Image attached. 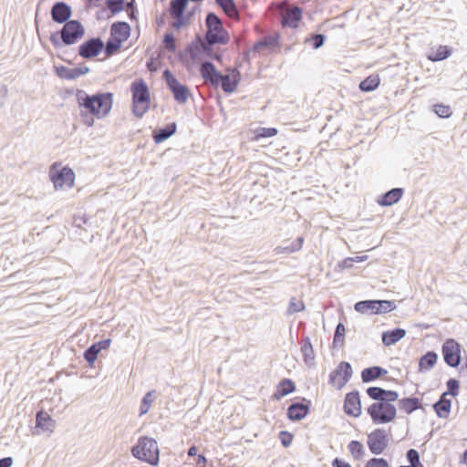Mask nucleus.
Listing matches in <instances>:
<instances>
[{
  "label": "nucleus",
  "instance_id": "13d9d810",
  "mask_svg": "<svg viewBox=\"0 0 467 467\" xmlns=\"http://www.w3.org/2000/svg\"><path fill=\"white\" fill-rule=\"evenodd\" d=\"M110 344H111L110 338L102 339L99 342L93 343V345L95 347H97V348L99 349V352H100L101 350L108 349L109 348Z\"/></svg>",
  "mask_w": 467,
  "mask_h": 467
},
{
  "label": "nucleus",
  "instance_id": "052dcab7",
  "mask_svg": "<svg viewBox=\"0 0 467 467\" xmlns=\"http://www.w3.org/2000/svg\"><path fill=\"white\" fill-rule=\"evenodd\" d=\"M354 260L355 259L353 257L345 258L338 263V266L343 269L351 268L353 266Z\"/></svg>",
  "mask_w": 467,
  "mask_h": 467
},
{
  "label": "nucleus",
  "instance_id": "c03bdc74",
  "mask_svg": "<svg viewBox=\"0 0 467 467\" xmlns=\"http://www.w3.org/2000/svg\"><path fill=\"white\" fill-rule=\"evenodd\" d=\"M99 354V349L93 344L84 351V358L88 363L89 367H93Z\"/></svg>",
  "mask_w": 467,
  "mask_h": 467
},
{
  "label": "nucleus",
  "instance_id": "603ef678",
  "mask_svg": "<svg viewBox=\"0 0 467 467\" xmlns=\"http://www.w3.org/2000/svg\"><path fill=\"white\" fill-rule=\"evenodd\" d=\"M293 438H294L293 434L290 433L289 431H282L279 433V439H280L281 444L285 448H287L291 445V443L293 441Z\"/></svg>",
  "mask_w": 467,
  "mask_h": 467
},
{
  "label": "nucleus",
  "instance_id": "f03ea898",
  "mask_svg": "<svg viewBox=\"0 0 467 467\" xmlns=\"http://www.w3.org/2000/svg\"><path fill=\"white\" fill-rule=\"evenodd\" d=\"M76 99L79 109H86L99 119L107 117L113 105L111 92H97L89 95L83 89H78Z\"/></svg>",
  "mask_w": 467,
  "mask_h": 467
},
{
  "label": "nucleus",
  "instance_id": "bf43d9fd",
  "mask_svg": "<svg viewBox=\"0 0 467 467\" xmlns=\"http://www.w3.org/2000/svg\"><path fill=\"white\" fill-rule=\"evenodd\" d=\"M399 399V393L395 390L386 389V400L389 403L396 401Z\"/></svg>",
  "mask_w": 467,
  "mask_h": 467
},
{
  "label": "nucleus",
  "instance_id": "3c124183",
  "mask_svg": "<svg viewBox=\"0 0 467 467\" xmlns=\"http://www.w3.org/2000/svg\"><path fill=\"white\" fill-rule=\"evenodd\" d=\"M364 467H389L388 461L384 458H371L368 460Z\"/></svg>",
  "mask_w": 467,
  "mask_h": 467
},
{
  "label": "nucleus",
  "instance_id": "58836bf2",
  "mask_svg": "<svg viewBox=\"0 0 467 467\" xmlns=\"http://www.w3.org/2000/svg\"><path fill=\"white\" fill-rule=\"evenodd\" d=\"M155 390L148 391L142 398L140 405V416H142L150 410V408L155 399Z\"/></svg>",
  "mask_w": 467,
  "mask_h": 467
},
{
  "label": "nucleus",
  "instance_id": "09e8293b",
  "mask_svg": "<svg viewBox=\"0 0 467 467\" xmlns=\"http://www.w3.org/2000/svg\"><path fill=\"white\" fill-rule=\"evenodd\" d=\"M434 112L441 118H449L451 115L450 106L444 104H435L433 106Z\"/></svg>",
  "mask_w": 467,
  "mask_h": 467
},
{
  "label": "nucleus",
  "instance_id": "c9c22d12",
  "mask_svg": "<svg viewBox=\"0 0 467 467\" xmlns=\"http://www.w3.org/2000/svg\"><path fill=\"white\" fill-rule=\"evenodd\" d=\"M367 395L375 402L388 403L386 400V389L380 387H368L366 389Z\"/></svg>",
  "mask_w": 467,
  "mask_h": 467
},
{
  "label": "nucleus",
  "instance_id": "cd10ccee",
  "mask_svg": "<svg viewBox=\"0 0 467 467\" xmlns=\"http://www.w3.org/2000/svg\"><path fill=\"white\" fill-rule=\"evenodd\" d=\"M296 390V384L290 379H283L277 385L276 391L274 393L273 398L279 400L285 396Z\"/></svg>",
  "mask_w": 467,
  "mask_h": 467
},
{
  "label": "nucleus",
  "instance_id": "ddd939ff",
  "mask_svg": "<svg viewBox=\"0 0 467 467\" xmlns=\"http://www.w3.org/2000/svg\"><path fill=\"white\" fill-rule=\"evenodd\" d=\"M55 189H62L64 186L72 187L75 179V173L72 169L63 167L60 170H55L53 167L49 172Z\"/></svg>",
  "mask_w": 467,
  "mask_h": 467
},
{
  "label": "nucleus",
  "instance_id": "aec40b11",
  "mask_svg": "<svg viewBox=\"0 0 467 467\" xmlns=\"http://www.w3.org/2000/svg\"><path fill=\"white\" fill-rule=\"evenodd\" d=\"M403 188H392L385 193L379 196L377 202L383 207L391 206L397 203L403 196Z\"/></svg>",
  "mask_w": 467,
  "mask_h": 467
},
{
  "label": "nucleus",
  "instance_id": "6e6d98bb",
  "mask_svg": "<svg viewBox=\"0 0 467 467\" xmlns=\"http://www.w3.org/2000/svg\"><path fill=\"white\" fill-rule=\"evenodd\" d=\"M174 21L172 22L171 26L174 29H181L186 23L187 18L185 16V13L182 16H171Z\"/></svg>",
  "mask_w": 467,
  "mask_h": 467
},
{
  "label": "nucleus",
  "instance_id": "2f4dec72",
  "mask_svg": "<svg viewBox=\"0 0 467 467\" xmlns=\"http://www.w3.org/2000/svg\"><path fill=\"white\" fill-rule=\"evenodd\" d=\"M451 408V400L448 399H440L433 404V409L439 418H447Z\"/></svg>",
  "mask_w": 467,
  "mask_h": 467
},
{
  "label": "nucleus",
  "instance_id": "72a5a7b5",
  "mask_svg": "<svg viewBox=\"0 0 467 467\" xmlns=\"http://www.w3.org/2000/svg\"><path fill=\"white\" fill-rule=\"evenodd\" d=\"M191 0H171L169 13L171 16H182Z\"/></svg>",
  "mask_w": 467,
  "mask_h": 467
},
{
  "label": "nucleus",
  "instance_id": "39448f33",
  "mask_svg": "<svg viewBox=\"0 0 467 467\" xmlns=\"http://www.w3.org/2000/svg\"><path fill=\"white\" fill-rule=\"evenodd\" d=\"M132 455L140 460L155 466L160 460V451L157 441L147 436L140 437L136 445L131 449Z\"/></svg>",
  "mask_w": 467,
  "mask_h": 467
},
{
  "label": "nucleus",
  "instance_id": "a211bd4d",
  "mask_svg": "<svg viewBox=\"0 0 467 467\" xmlns=\"http://www.w3.org/2000/svg\"><path fill=\"white\" fill-rule=\"evenodd\" d=\"M301 19L302 8L299 6H289L281 15V23L285 27L296 28Z\"/></svg>",
  "mask_w": 467,
  "mask_h": 467
},
{
  "label": "nucleus",
  "instance_id": "4be33fe9",
  "mask_svg": "<svg viewBox=\"0 0 467 467\" xmlns=\"http://www.w3.org/2000/svg\"><path fill=\"white\" fill-rule=\"evenodd\" d=\"M388 370L379 366H373L364 368L361 371V379L364 383L375 381L376 379L385 376Z\"/></svg>",
  "mask_w": 467,
  "mask_h": 467
},
{
  "label": "nucleus",
  "instance_id": "473e14b6",
  "mask_svg": "<svg viewBox=\"0 0 467 467\" xmlns=\"http://www.w3.org/2000/svg\"><path fill=\"white\" fill-rule=\"evenodd\" d=\"M380 83L379 75H370L359 83V89L363 92H370L375 90Z\"/></svg>",
  "mask_w": 467,
  "mask_h": 467
},
{
  "label": "nucleus",
  "instance_id": "1a4fd4ad",
  "mask_svg": "<svg viewBox=\"0 0 467 467\" xmlns=\"http://www.w3.org/2000/svg\"><path fill=\"white\" fill-rule=\"evenodd\" d=\"M162 78L168 88L172 93L174 99L179 104H184L191 95L189 88L186 85H183L181 82H179V80L176 78V77L172 74V72L170 69H165L163 71Z\"/></svg>",
  "mask_w": 467,
  "mask_h": 467
},
{
  "label": "nucleus",
  "instance_id": "b1692460",
  "mask_svg": "<svg viewBox=\"0 0 467 467\" xmlns=\"http://www.w3.org/2000/svg\"><path fill=\"white\" fill-rule=\"evenodd\" d=\"M301 353L303 356L304 362L307 367L315 365V353L309 337H304L301 342Z\"/></svg>",
  "mask_w": 467,
  "mask_h": 467
},
{
  "label": "nucleus",
  "instance_id": "423d86ee",
  "mask_svg": "<svg viewBox=\"0 0 467 467\" xmlns=\"http://www.w3.org/2000/svg\"><path fill=\"white\" fill-rule=\"evenodd\" d=\"M205 25L207 27L206 39L209 43L225 45L229 41V35L223 26V22L219 16L209 12L205 17Z\"/></svg>",
  "mask_w": 467,
  "mask_h": 467
},
{
  "label": "nucleus",
  "instance_id": "338daca9",
  "mask_svg": "<svg viewBox=\"0 0 467 467\" xmlns=\"http://www.w3.org/2000/svg\"><path fill=\"white\" fill-rule=\"evenodd\" d=\"M461 462L467 466V449L462 454Z\"/></svg>",
  "mask_w": 467,
  "mask_h": 467
},
{
  "label": "nucleus",
  "instance_id": "4468645a",
  "mask_svg": "<svg viewBox=\"0 0 467 467\" xmlns=\"http://www.w3.org/2000/svg\"><path fill=\"white\" fill-rule=\"evenodd\" d=\"M105 43L100 37H90L78 47V56L84 59H92L104 49Z\"/></svg>",
  "mask_w": 467,
  "mask_h": 467
},
{
  "label": "nucleus",
  "instance_id": "7ed1b4c3",
  "mask_svg": "<svg viewBox=\"0 0 467 467\" xmlns=\"http://www.w3.org/2000/svg\"><path fill=\"white\" fill-rule=\"evenodd\" d=\"M85 35V27L80 21L72 19L63 25L62 28L50 35L49 40L55 48L78 43Z\"/></svg>",
  "mask_w": 467,
  "mask_h": 467
},
{
  "label": "nucleus",
  "instance_id": "864d4df0",
  "mask_svg": "<svg viewBox=\"0 0 467 467\" xmlns=\"http://www.w3.org/2000/svg\"><path fill=\"white\" fill-rule=\"evenodd\" d=\"M326 40V36L323 34H313L311 36V45L313 48L317 49L321 47Z\"/></svg>",
  "mask_w": 467,
  "mask_h": 467
},
{
  "label": "nucleus",
  "instance_id": "37998d69",
  "mask_svg": "<svg viewBox=\"0 0 467 467\" xmlns=\"http://www.w3.org/2000/svg\"><path fill=\"white\" fill-rule=\"evenodd\" d=\"M406 458L410 463L409 467H424L420 460V453L415 449H410L406 452Z\"/></svg>",
  "mask_w": 467,
  "mask_h": 467
},
{
  "label": "nucleus",
  "instance_id": "de8ad7c7",
  "mask_svg": "<svg viewBox=\"0 0 467 467\" xmlns=\"http://www.w3.org/2000/svg\"><path fill=\"white\" fill-rule=\"evenodd\" d=\"M257 140L262 138H271L277 134L275 128H258L254 131Z\"/></svg>",
  "mask_w": 467,
  "mask_h": 467
},
{
  "label": "nucleus",
  "instance_id": "774afa93",
  "mask_svg": "<svg viewBox=\"0 0 467 467\" xmlns=\"http://www.w3.org/2000/svg\"><path fill=\"white\" fill-rule=\"evenodd\" d=\"M368 256L367 255H362V256H357L355 257L354 259V262H364L365 260H367Z\"/></svg>",
  "mask_w": 467,
  "mask_h": 467
},
{
  "label": "nucleus",
  "instance_id": "0eeeda50",
  "mask_svg": "<svg viewBox=\"0 0 467 467\" xmlns=\"http://www.w3.org/2000/svg\"><path fill=\"white\" fill-rule=\"evenodd\" d=\"M366 410L376 425L389 423L397 416V409L392 403L373 402Z\"/></svg>",
  "mask_w": 467,
  "mask_h": 467
},
{
  "label": "nucleus",
  "instance_id": "680f3d73",
  "mask_svg": "<svg viewBox=\"0 0 467 467\" xmlns=\"http://www.w3.org/2000/svg\"><path fill=\"white\" fill-rule=\"evenodd\" d=\"M331 465L332 467H352L348 462L337 457L332 461Z\"/></svg>",
  "mask_w": 467,
  "mask_h": 467
},
{
  "label": "nucleus",
  "instance_id": "f8f14e48",
  "mask_svg": "<svg viewBox=\"0 0 467 467\" xmlns=\"http://www.w3.org/2000/svg\"><path fill=\"white\" fill-rule=\"evenodd\" d=\"M368 447L371 453L381 454L389 445V437L385 430L376 429L368 435Z\"/></svg>",
  "mask_w": 467,
  "mask_h": 467
},
{
  "label": "nucleus",
  "instance_id": "5fc2aeb1",
  "mask_svg": "<svg viewBox=\"0 0 467 467\" xmlns=\"http://www.w3.org/2000/svg\"><path fill=\"white\" fill-rule=\"evenodd\" d=\"M79 115L82 118V121L85 125L88 127H92L94 125V118L96 117L91 113L88 112L84 109H80Z\"/></svg>",
  "mask_w": 467,
  "mask_h": 467
},
{
  "label": "nucleus",
  "instance_id": "4d7b16f0",
  "mask_svg": "<svg viewBox=\"0 0 467 467\" xmlns=\"http://www.w3.org/2000/svg\"><path fill=\"white\" fill-rule=\"evenodd\" d=\"M303 243H304V238L301 236L297 237L296 240L295 242H293L291 244V245L285 247V250L289 253L296 252L302 248Z\"/></svg>",
  "mask_w": 467,
  "mask_h": 467
},
{
  "label": "nucleus",
  "instance_id": "2eb2a0df",
  "mask_svg": "<svg viewBox=\"0 0 467 467\" xmlns=\"http://www.w3.org/2000/svg\"><path fill=\"white\" fill-rule=\"evenodd\" d=\"M310 400L302 399L292 402L287 408V418L292 421H299L306 417L310 409Z\"/></svg>",
  "mask_w": 467,
  "mask_h": 467
},
{
  "label": "nucleus",
  "instance_id": "412c9836",
  "mask_svg": "<svg viewBox=\"0 0 467 467\" xmlns=\"http://www.w3.org/2000/svg\"><path fill=\"white\" fill-rule=\"evenodd\" d=\"M130 26L127 22L117 21L110 26V36L124 42L130 37Z\"/></svg>",
  "mask_w": 467,
  "mask_h": 467
},
{
  "label": "nucleus",
  "instance_id": "0e129e2a",
  "mask_svg": "<svg viewBox=\"0 0 467 467\" xmlns=\"http://www.w3.org/2000/svg\"><path fill=\"white\" fill-rule=\"evenodd\" d=\"M88 220V219L85 218V217H75L74 218V225L80 228L83 223L84 224L87 223Z\"/></svg>",
  "mask_w": 467,
  "mask_h": 467
},
{
  "label": "nucleus",
  "instance_id": "9d476101",
  "mask_svg": "<svg viewBox=\"0 0 467 467\" xmlns=\"http://www.w3.org/2000/svg\"><path fill=\"white\" fill-rule=\"evenodd\" d=\"M444 362L451 368H457L462 362V346L453 338H448L441 347Z\"/></svg>",
  "mask_w": 467,
  "mask_h": 467
},
{
  "label": "nucleus",
  "instance_id": "f704fd0d",
  "mask_svg": "<svg viewBox=\"0 0 467 467\" xmlns=\"http://www.w3.org/2000/svg\"><path fill=\"white\" fill-rule=\"evenodd\" d=\"M367 395L375 402L388 403L386 400V389L380 387H368L366 389Z\"/></svg>",
  "mask_w": 467,
  "mask_h": 467
},
{
  "label": "nucleus",
  "instance_id": "a18cd8bd",
  "mask_svg": "<svg viewBox=\"0 0 467 467\" xmlns=\"http://www.w3.org/2000/svg\"><path fill=\"white\" fill-rule=\"evenodd\" d=\"M162 43L164 47L170 52H175L177 48L176 39L171 32L163 35Z\"/></svg>",
  "mask_w": 467,
  "mask_h": 467
},
{
  "label": "nucleus",
  "instance_id": "c85d7f7f",
  "mask_svg": "<svg viewBox=\"0 0 467 467\" xmlns=\"http://www.w3.org/2000/svg\"><path fill=\"white\" fill-rule=\"evenodd\" d=\"M398 405L399 409L407 414H411L421 407L420 400L412 396L400 399Z\"/></svg>",
  "mask_w": 467,
  "mask_h": 467
},
{
  "label": "nucleus",
  "instance_id": "ea45409f",
  "mask_svg": "<svg viewBox=\"0 0 467 467\" xmlns=\"http://www.w3.org/2000/svg\"><path fill=\"white\" fill-rule=\"evenodd\" d=\"M216 5L222 8L225 14L234 16L237 14V6L234 0H215Z\"/></svg>",
  "mask_w": 467,
  "mask_h": 467
},
{
  "label": "nucleus",
  "instance_id": "4c0bfd02",
  "mask_svg": "<svg viewBox=\"0 0 467 467\" xmlns=\"http://www.w3.org/2000/svg\"><path fill=\"white\" fill-rule=\"evenodd\" d=\"M348 449L355 460H361L365 455L364 446L358 441H351Z\"/></svg>",
  "mask_w": 467,
  "mask_h": 467
},
{
  "label": "nucleus",
  "instance_id": "6e6552de",
  "mask_svg": "<svg viewBox=\"0 0 467 467\" xmlns=\"http://www.w3.org/2000/svg\"><path fill=\"white\" fill-rule=\"evenodd\" d=\"M395 308V302L390 300L367 299L358 301L354 305L355 311L369 315L386 314Z\"/></svg>",
  "mask_w": 467,
  "mask_h": 467
},
{
  "label": "nucleus",
  "instance_id": "a878e982",
  "mask_svg": "<svg viewBox=\"0 0 467 467\" xmlns=\"http://www.w3.org/2000/svg\"><path fill=\"white\" fill-rule=\"evenodd\" d=\"M56 421L51 418V416L45 410H40L36 412V427L39 428L43 431H53L55 428Z\"/></svg>",
  "mask_w": 467,
  "mask_h": 467
},
{
  "label": "nucleus",
  "instance_id": "bb28decb",
  "mask_svg": "<svg viewBox=\"0 0 467 467\" xmlns=\"http://www.w3.org/2000/svg\"><path fill=\"white\" fill-rule=\"evenodd\" d=\"M280 36L278 33H275L274 35L266 36L261 38L259 41L254 43L253 47L254 52H258L262 49H268L275 47H277L279 44Z\"/></svg>",
  "mask_w": 467,
  "mask_h": 467
},
{
  "label": "nucleus",
  "instance_id": "e2e57ef3",
  "mask_svg": "<svg viewBox=\"0 0 467 467\" xmlns=\"http://www.w3.org/2000/svg\"><path fill=\"white\" fill-rule=\"evenodd\" d=\"M13 464L12 457H4L0 459V467H11Z\"/></svg>",
  "mask_w": 467,
  "mask_h": 467
},
{
  "label": "nucleus",
  "instance_id": "a19ab883",
  "mask_svg": "<svg viewBox=\"0 0 467 467\" xmlns=\"http://www.w3.org/2000/svg\"><path fill=\"white\" fill-rule=\"evenodd\" d=\"M345 332V326L342 323H338L336 327L333 337V346L335 348L337 346L342 347L344 345Z\"/></svg>",
  "mask_w": 467,
  "mask_h": 467
},
{
  "label": "nucleus",
  "instance_id": "dca6fc26",
  "mask_svg": "<svg viewBox=\"0 0 467 467\" xmlns=\"http://www.w3.org/2000/svg\"><path fill=\"white\" fill-rule=\"evenodd\" d=\"M344 412L355 418L361 415V400L358 390H353L346 394L344 400Z\"/></svg>",
  "mask_w": 467,
  "mask_h": 467
},
{
  "label": "nucleus",
  "instance_id": "f3484780",
  "mask_svg": "<svg viewBox=\"0 0 467 467\" xmlns=\"http://www.w3.org/2000/svg\"><path fill=\"white\" fill-rule=\"evenodd\" d=\"M51 18L57 24H66L72 16L71 6L63 1L56 2L50 10Z\"/></svg>",
  "mask_w": 467,
  "mask_h": 467
},
{
  "label": "nucleus",
  "instance_id": "f257e3e1",
  "mask_svg": "<svg viewBox=\"0 0 467 467\" xmlns=\"http://www.w3.org/2000/svg\"><path fill=\"white\" fill-rule=\"evenodd\" d=\"M199 71L205 83L213 88L221 87L226 94L234 92L241 80L238 69L228 67L226 73L223 74L213 63L207 60L200 63Z\"/></svg>",
  "mask_w": 467,
  "mask_h": 467
},
{
  "label": "nucleus",
  "instance_id": "c756f323",
  "mask_svg": "<svg viewBox=\"0 0 467 467\" xmlns=\"http://www.w3.org/2000/svg\"><path fill=\"white\" fill-rule=\"evenodd\" d=\"M438 360V355L435 351H428L422 355L419 360V370H430L431 369Z\"/></svg>",
  "mask_w": 467,
  "mask_h": 467
},
{
  "label": "nucleus",
  "instance_id": "5701e85b",
  "mask_svg": "<svg viewBox=\"0 0 467 467\" xmlns=\"http://www.w3.org/2000/svg\"><path fill=\"white\" fill-rule=\"evenodd\" d=\"M177 130V125L175 122H171L167 124L162 128H159L153 131L152 138L155 143L159 144L163 142L171 137Z\"/></svg>",
  "mask_w": 467,
  "mask_h": 467
},
{
  "label": "nucleus",
  "instance_id": "20e7f679",
  "mask_svg": "<svg viewBox=\"0 0 467 467\" xmlns=\"http://www.w3.org/2000/svg\"><path fill=\"white\" fill-rule=\"evenodd\" d=\"M132 94V112L141 119L149 110L150 104V89L143 78H137L130 84Z\"/></svg>",
  "mask_w": 467,
  "mask_h": 467
},
{
  "label": "nucleus",
  "instance_id": "7c9ffc66",
  "mask_svg": "<svg viewBox=\"0 0 467 467\" xmlns=\"http://www.w3.org/2000/svg\"><path fill=\"white\" fill-rule=\"evenodd\" d=\"M452 53V49L448 46H439L436 50H432L427 55V58L432 62L442 61L448 58Z\"/></svg>",
  "mask_w": 467,
  "mask_h": 467
},
{
  "label": "nucleus",
  "instance_id": "8fccbe9b",
  "mask_svg": "<svg viewBox=\"0 0 467 467\" xmlns=\"http://www.w3.org/2000/svg\"><path fill=\"white\" fill-rule=\"evenodd\" d=\"M304 308L305 305L302 301L296 300L295 297H292L289 302L287 311L289 314H294L304 310Z\"/></svg>",
  "mask_w": 467,
  "mask_h": 467
},
{
  "label": "nucleus",
  "instance_id": "49530a36",
  "mask_svg": "<svg viewBox=\"0 0 467 467\" xmlns=\"http://www.w3.org/2000/svg\"><path fill=\"white\" fill-rule=\"evenodd\" d=\"M447 391L442 396L451 395L456 397L459 394L460 382L456 379H450L446 382Z\"/></svg>",
  "mask_w": 467,
  "mask_h": 467
},
{
  "label": "nucleus",
  "instance_id": "393cba45",
  "mask_svg": "<svg viewBox=\"0 0 467 467\" xmlns=\"http://www.w3.org/2000/svg\"><path fill=\"white\" fill-rule=\"evenodd\" d=\"M406 335V330L400 327H396L391 330L384 331L381 334V339L385 346H391L396 344Z\"/></svg>",
  "mask_w": 467,
  "mask_h": 467
},
{
  "label": "nucleus",
  "instance_id": "69168bd1",
  "mask_svg": "<svg viewBox=\"0 0 467 467\" xmlns=\"http://www.w3.org/2000/svg\"><path fill=\"white\" fill-rule=\"evenodd\" d=\"M127 13H128L129 18L130 20H133V19L136 18V8H135V6H132V8H128L127 9Z\"/></svg>",
  "mask_w": 467,
  "mask_h": 467
},
{
  "label": "nucleus",
  "instance_id": "9b49d317",
  "mask_svg": "<svg viewBox=\"0 0 467 467\" xmlns=\"http://www.w3.org/2000/svg\"><path fill=\"white\" fill-rule=\"evenodd\" d=\"M353 374L352 366L348 361H341L337 367L329 374V384L341 389L351 379Z\"/></svg>",
  "mask_w": 467,
  "mask_h": 467
},
{
  "label": "nucleus",
  "instance_id": "6ab92c4d",
  "mask_svg": "<svg viewBox=\"0 0 467 467\" xmlns=\"http://www.w3.org/2000/svg\"><path fill=\"white\" fill-rule=\"evenodd\" d=\"M56 73L60 78L64 79H76L80 76H83L89 72V67H67L65 66L56 67Z\"/></svg>",
  "mask_w": 467,
  "mask_h": 467
},
{
  "label": "nucleus",
  "instance_id": "e433bc0d",
  "mask_svg": "<svg viewBox=\"0 0 467 467\" xmlns=\"http://www.w3.org/2000/svg\"><path fill=\"white\" fill-rule=\"evenodd\" d=\"M122 43L123 42H121V39H118L117 37L110 36L105 43L103 49L105 50L106 56L110 57L116 54L120 49Z\"/></svg>",
  "mask_w": 467,
  "mask_h": 467
},
{
  "label": "nucleus",
  "instance_id": "79ce46f5",
  "mask_svg": "<svg viewBox=\"0 0 467 467\" xmlns=\"http://www.w3.org/2000/svg\"><path fill=\"white\" fill-rule=\"evenodd\" d=\"M105 4L111 13V16H115L118 13L125 9V0H106Z\"/></svg>",
  "mask_w": 467,
  "mask_h": 467
}]
</instances>
